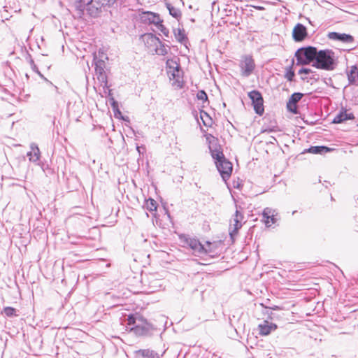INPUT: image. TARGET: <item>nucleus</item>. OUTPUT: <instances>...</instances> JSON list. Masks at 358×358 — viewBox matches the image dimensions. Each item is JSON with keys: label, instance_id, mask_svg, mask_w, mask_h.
I'll use <instances>...</instances> for the list:
<instances>
[{"label": "nucleus", "instance_id": "obj_1", "mask_svg": "<svg viewBox=\"0 0 358 358\" xmlns=\"http://www.w3.org/2000/svg\"><path fill=\"white\" fill-rule=\"evenodd\" d=\"M127 330L138 337L150 338L162 334V322L155 320L147 319L140 313L127 315L125 324Z\"/></svg>", "mask_w": 358, "mask_h": 358}, {"label": "nucleus", "instance_id": "obj_2", "mask_svg": "<svg viewBox=\"0 0 358 358\" xmlns=\"http://www.w3.org/2000/svg\"><path fill=\"white\" fill-rule=\"evenodd\" d=\"M73 7L77 17L82 18L85 13L92 18L99 17L103 10H107L108 6L99 0H75Z\"/></svg>", "mask_w": 358, "mask_h": 358}, {"label": "nucleus", "instance_id": "obj_3", "mask_svg": "<svg viewBox=\"0 0 358 358\" xmlns=\"http://www.w3.org/2000/svg\"><path fill=\"white\" fill-rule=\"evenodd\" d=\"M180 239L192 250L193 254L196 256L199 257L204 255L210 258L217 257V254H215L214 250V247L215 246V243L207 241H206V244L203 245L197 238L191 237L185 234L180 235Z\"/></svg>", "mask_w": 358, "mask_h": 358}, {"label": "nucleus", "instance_id": "obj_4", "mask_svg": "<svg viewBox=\"0 0 358 358\" xmlns=\"http://www.w3.org/2000/svg\"><path fill=\"white\" fill-rule=\"evenodd\" d=\"M315 57L312 66L317 69L330 71L334 70L338 65V58L331 49L316 48Z\"/></svg>", "mask_w": 358, "mask_h": 358}, {"label": "nucleus", "instance_id": "obj_5", "mask_svg": "<svg viewBox=\"0 0 358 358\" xmlns=\"http://www.w3.org/2000/svg\"><path fill=\"white\" fill-rule=\"evenodd\" d=\"M316 47L307 45L299 48L294 53L297 66H305L313 64L316 52Z\"/></svg>", "mask_w": 358, "mask_h": 358}, {"label": "nucleus", "instance_id": "obj_6", "mask_svg": "<svg viewBox=\"0 0 358 358\" xmlns=\"http://www.w3.org/2000/svg\"><path fill=\"white\" fill-rule=\"evenodd\" d=\"M236 210L232 220L233 224H230L229 227V236L232 242L235 241L239 229L242 227V222L244 218V216L241 211L242 209L241 207L236 204Z\"/></svg>", "mask_w": 358, "mask_h": 358}, {"label": "nucleus", "instance_id": "obj_7", "mask_svg": "<svg viewBox=\"0 0 358 358\" xmlns=\"http://www.w3.org/2000/svg\"><path fill=\"white\" fill-rule=\"evenodd\" d=\"M251 103L256 114L259 116L264 113V98L262 93L257 90H253L248 93Z\"/></svg>", "mask_w": 358, "mask_h": 358}, {"label": "nucleus", "instance_id": "obj_8", "mask_svg": "<svg viewBox=\"0 0 358 358\" xmlns=\"http://www.w3.org/2000/svg\"><path fill=\"white\" fill-rule=\"evenodd\" d=\"M239 66L241 76L245 78L249 77L255 69V62L252 55H244L242 56Z\"/></svg>", "mask_w": 358, "mask_h": 358}, {"label": "nucleus", "instance_id": "obj_9", "mask_svg": "<svg viewBox=\"0 0 358 358\" xmlns=\"http://www.w3.org/2000/svg\"><path fill=\"white\" fill-rule=\"evenodd\" d=\"M217 170L219 172L223 181L227 182L231 176L233 164L227 158L215 163Z\"/></svg>", "mask_w": 358, "mask_h": 358}, {"label": "nucleus", "instance_id": "obj_10", "mask_svg": "<svg viewBox=\"0 0 358 358\" xmlns=\"http://www.w3.org/2000/svg\"><path fill=\"white\" fill-rule=\"evenodd\" d=\"M140 15V20L142 23L154 24L157 27L160 22H163L160 15L152 11H142Z\"/></svg>", "mask_w": 358, "mask_h": 358}, {"label": "nucleus", "instance_id": "obj_11", "mask_svg": "<svg viewBox=\"0 0 358 358\" xmlns=\"http://www.w3.org/2000/svg\"><path fill=\"white\" fill-rule=\"evenodd\" d=\"M292 36L294 41L296 43L304 41L308 37L307 27L304 24L298 22L292 29Z\"/></svg>", "mask_w": 358, "mask_h": 358}, {"label": "nucleus", "instance_id": "obj_12", "mask_svg": "<svg viewBox=\"0 0 358 358\" xmlns=\"http://www.w3.org/2000/svg\"><path fill=\"white\" fill-rule=\"evenodd\" d=\"M303 96V94L301 92H294L292 94L286 103L287 111L294 115L299 114L297 103L301 101Z\"/></svg>", "mask_w": 358, "mask_h": 358}, {"label": "nucleus", "instance_id": "obj_13", "mask_svg": "<svg viewBox=\"0 0 358 358\" xmlns=\"http://www.w3.org/2000/svg\"><path fill=\"white\" fill-rule=\"evenodd\" d=\"M327 37L330 40L340 41L343 43H352L355 41V38L352 35L345 33L331 31L329 32Z\"/></svg>", "mask_w": 358, "mask_h": 358}, {"label": "nucleus", "instance_id": "obj_14", "mask_svg": "<svg viewBox=\"0 0 358 358\" xmlns=\"http://www.w3.org/2000/svg\"><path fill=\"white\" fill-rule=\"evenodd\" d=\"M108 99V101L110 103V105L112 108V110L114 113V116L115 118L117 119H122L124 120V116L122 114V112L120 111L119 108V103L117 101H116L113 96V94L112 93V90H108L107 94L105 95Z\"/></svg>", "mask_w": 358, "mask_h": 358}, {"label": "nucleus", "instance_id": "obj_15", "mask_svg": "<svg viewBox=\"0 0 358 358\" xmlns=\"http://www.w3.org/2000/svg\"><path fill=\"white\" fill-rule=\"evenodd\" d=\"M163 355H159L151 349H140L134 352V358H161Z\"/></svg>", "mask_w": 358, "mask_h": 358}, {"label": "nucleus", "instance_id": "obj_16", "mask_svg": "<svg viewBox=\"0 0 358 358\" xmlns=\"http://www.w3.org/2000/svg\"><path fill=\"white\" fill-rule=\"evenodd\" d=\"M141 38L148 48H153L155 49L158 43H161L159 38L152 33H145L141 35Z\"/></svg>", "mask_w": 358, "mask_h": 358}, {"label": "nucleus", "instance_id": "obj_17", "mask_svg": "<svg viewBox=\"0 0 358 358\" xmlns=\"http://www.w3.org/2000/svg\"><path fill=\"white\" fill-rule=\"evenodd\" d=\"M355 119V116L352 113H348L345 108H342L339 113L334 117L331 123L333 124H341L347 120H353Z\"/></svg>", "mask_w": 358, "mask_h": 358}, {"label": "nucleus", "instance_id": "obj_18", "mask_svg": "<svg viewBox=\"0 0 358 358\" xmlns=\"http://www.w3.org/2000/svg\"><path fill=\"white\" fill-rule=\"evenodd\" d=\"M334 150V148L326 145H311L308 148L304 149L301 154L312 153L315 155H324L328 152H331Z\"/></svg>", "mask_w": 358, "mask_h": 358}, {"label": "nucleus", "instance_id": "obj_19", "mask_svg": "<svg viewBox=\"0 0 358 358\" xmlns=\"http://www.w3.org/2000/svg\"><path fill=\"white\" fill-rule=\"evenodd\" d=\"M277 325L274 323H269L268 321H264V324H259L258 326L259 334L262 336H268L273 331L277 329Z\"/></svg>", "mask_w": 358, "mask_h": 358}, {"label": "nucleus", "instance_id": "obj_20", "mask_svg": "<svg viewBox=\"0 0 358 358\" xmlns=\"http://www.w3.org/2000/svg\"><path fill=\"white\" fill-rule=\"evenodd\" d=\"M173 34L178 42L187 48L189 40L183 28L173 29Z\"/></svg>", "mask_w": 358, "mask_h": 358}, {"label": "nucleus", "instance_id": "obj_21", "mask_svg": "<svg viewBox=\"0 0 358 358\" xmlns=\"http://www.w3.org/2000/svg\"><path fill=\"white\" fill-rule=\"evenodd\" d=\"M31 151L27 153L29 160L31 162H36L39 160L41 157V152L38 146L35 143H31L30 145Z\"/></svg>", "mask_w": 358, "mask_h": 358}, {"label": "nucleus", "instance_id": "obj_22", "mask_svg": "<svg viewBox=\"0 0 358 358\" xmlns=\"http://www.w3.org/2000/svg\"><path fill=\"white\" fill-rule=\"evenodd\" d=\"M348 84L350 85H358V68L356 65L350 67V70L347 71Z\"/></svg>", "mask_w": 358, "mask_h": 358}, {"label": "nucleus", "instance_id": "obj_23", "mask_svg": "<svg viewBox=\"0 0 358 358\" xmlns=\"http://www.w3.org/2000/svg\"><path fill=\"white\" fill-rule=\"evenodd\" d=\"M255 353L257 358H272L271 350L264 348L262 345H257Z\"/></svg>", "mask_w": 358, "mask_h": 358}, {"label": "nucleus", "instance_id": "obj_24", "mask_svg": "<svg viewBox=\"0 0 358 358\" xmlns=\"http://www.w3.org/2000/svg\"><path fill=\"white\" fill-rule=\"evenodd\" d=\"M92 64L95 66L96 74L105 72V61L101 58H98L96 54H94Z\"/></svg>", "mask_w": 358, "mask_h": 358}, {"label": "nucleus", "instance_id": "obj_25", "mask_svg": "<svg viewBox=\"0 0 358 358\" xmlns=\"http://www.w3.org/2000/svg\"><path fill=\"white\" fill-rule=\"evenodd\" d=\"M96 75L99 82L103 86V93L105 94V95L107 94L108 90H110V85L108 84V77L107 75L106 74V72L97 73Z\"/></svg>", "mask_w": 358, "mask_h": 358}, {"label": "nucleus", "instance_id": "obj_26", "mask_svg": "<svg viewBox=\"0 0 358 358\" xmlns=\"http://www.w3.org/2000/svg\"><path fill=\"white\" fill-rule=\"evenodd\" d=\"M166 8L169 10V13L173 17L179 21L181 19L182 13L180 9L175 8L171 3L166 2L165 3Z\"/></svg>", "mask_w": 358, "mask_h": 358}, {"label": "nucleus", "instance_id": "obj_27", "mask_svg": "<svg viewBox=\"0 0 358 358\" xmlns=\"http://www.w3.org/2000/svg\"><path fill=\"white\" fill-rule=\"evenodd\" d=\"M143 207L146 208L150 212H153L157 210L158 204L154 199L149 197L148 199H145Z\"/></svg>", "mask_w": 358, "mask_h": 358}, {"label": "nucleus", "instance_id": "obj_28", "mask_svg": "<svg viewBox=\"0 0 358 358\" xmlns=\"http://www.w3.org/2000/svg\"><path fill=\"white\" fill-rule=\"evenodd\" d=\"M210 153L215 163L226 158L222 148H215L210 150Z\"/></svg>", "mask_w": 358, "mask_h": 358}, {"label": "nucleus", "instance_id": "obj_29", "mask_svg": "<svg viewBox=\"0 0 358 358\" xmlns=\"http://www.w3.org/2000/svg\"><path fill=\"white\" fill-rule=\"evenodd\" d=\"M169 48V45L164 43L162 41L155 48V52L157 55L160 56H164L168 53V49Z\"/></svg>", "mask_w": 358, "mask_h": 358}, {"label": "nucleus", "instance_id": "obj_30", "mask_svg": "<svg viewBox=\"0 0 358 358\" xmlns=\"http://www.w3.org/2000/svg\"><path fill=\"white\" fill-rule=\"evenodd\" d=\"M18 310L11 306H6L3 308L1 314H3L7 317H13L18 316Z\"/></svg>", "mask_w": 358, "mask_h": 358}, {"label": "nucleus", "instance_id": "obj_31", "mask_svg": "<svg viewBox=\"0 0 358 358\" xmlns=\"http://www.w3.org/2000/svg\"><path fill=\"white\" fill-rule=\"evenodd\" d=\"M26 60L29 62V64L31 66V68L32 71L35 73H36L41 78H43V75L41 73V71L38 70V66L35 64L31 55L27 52L26 56Z\"/></svg>", "mask_w": 358, "mask_h": 358}, {"label": "nucleus", "instance_id": "obj_32", "mask_svg": "<svg viewBox=\"0 0 358 358\" xmlns=\"http://www.w3.org/2000/svg\"><path fill=\"white\" fill-rule=\"evenodd\" d=\"M275 210H273L270 208H266L264 209L262 213L263 219L266 227H270L269 217L272 213H275Z\"/></svg>", "mask_w": 358, "mask_h": 358}, {"label": "nucleus", "instance_id": "obj_33", "mask_svg": "<svg viewBox=\"0 0 358 358\" xmlns=\"http://www.w3.org/2000/svg\"><path fill=\"white\" fill-rule=\"evenodd\" d=\"M200 118L201 119L203 124L206 127L210 126L212 123V118L209 114L203 109L200 110Z\"/></svg>", "mask_w": 358, "mask_h": 358}, {"label": "nucleus", "instance_id": "obj_34", "mask_svg": "<svg viewBox=\"0 0 358 358\" xmlns=\"http://www.w3.org/2000/svg\"><path fill=\"white\" fill-rule=\"evenodd\" d=\"M284 76L289 82L294 80L295 71L292 66H289L285 68V73Z\"/></svg>", "mask_w": 358, "mask_h": 358}, {"label": "nucleus", "instance_id": "obj_35", "mask_svg": "<svg viewBox=\"0 0 358 358\" xmlns=\"http://www.w3.org/2000/svg\"><path fill=\"white\" fill-rule=\"evenodd\" d=\"M166 66L168 69H172L174 71H179L180 65L173 59H168L166 62Z\"/></svg>", "mask_w": 358, "mask_h": 358}, {"label": "nucleus", "instance_id": "obj_36", "mask_svg": "<svg viewBox=\"0 0 358 358\" xmlns=\"http://www.w3.org/2000/svg\"><path fill=\"white\" fill-rule=\"evenodd\" d=\"M210 137L212 139L209 140L208 138H207V140H208V148L209 150H213L215 148L218 149V148H222L221 145L218 143V138L214 137L213 136L210 135Z\"/></svg>", "mask_w": 358, "mask_h": 358}, {"label": "nucleus", "instance_id": "obj_37", "mask_svg": "<svg viewBox=\"0 0 358 358\" xmlns=\"http://www.w3.org/2000/svg\"><path fill=\"white\" fill-rule=\"evenodd\" d=\"M196 98L197 99L202 101L203 103H209L208 94L204 90H200L198 91Z\"/></svg>", "mask_w": 358, "mask_h": 358}, {"label": "nucleus", "instance_id": "obj_38", "mask_svg": "<svg viewBox=\"0 0 358 358\" xmlns=\"http://www.w3.org/2000/svg\"><path fill=\"white\" fill-rule=\"evenodd\" d=\"M158 29L161 31V32L166 36H169V29L163 24V22H160L157 27Z\"/></svg>", "mask_w": 358, "mask_h": 358}, {"label": "nucleus", "instance_id": "obj_39", "mask_svg": "<svg viewBox=\"0 0 358 358\" xmlns=\"http://www.w3.org/2000/svg\"><path fill=\"white\" fill-rule=\"evenodd\" d=\"M265 315H268V318L271 320H277L280 315L274 313L273 311L269 310H265L264 312Z\"/></svg>", "mask_w": 358, "mask_h": 358}, {"label": "nucleus", "instance_id": "obj_40", "mask_svg": "<svg viewBox=\"0 0 358 358\" xmlns=\"http://www.w3.org/2000/svg\"><path fill=\"white\" fill-rule=\"evenodd\" d=\"M310 73H312V69H309V68H306V67H302L298 71V73L299 75H302V74L310 75Z\"/></svg>", "mask_w": 358, "mask_h": 358}, {"label": "nucleus", "instance_id": "obj_41", "mask_svg": "<svg viewBox=\"0 0 358 358\" xmlns=\"http://www.w3.org/2000/svg\"><path fill=\"white\" fill-rule=\"evenodd\" d=\"M261 306L265 308V310H269L271 311L273 310H282V308L278 306H264L263 303H261Z\"/></svg>", "mask_w": 358, "mask_h": 358}, {"label": "nucleus", "instance_id": "obj_42", "mask_svg": "<svg viewBox=\"0 0 358 358\" xmlns=\"http://www.w3.org/2000/svg\"><path fill=\"white\" fill-rule=\"evenodd\" d=\"M310 77H309L310 80H314V81H318L319 80L320 75L318 73H317L315 71H313L312 70V73H310Z\"/></svg>", "mask_w": 358, "mask_h": 358}, {"label": "nucleus", "instance_id": "obj_43", "mask_svg": "<svg viewBox=\"0 0 358 358\" xmlns=\"http://www.w3.org/2000/svg\"><path fill=\"white\" fill-rule=\"evenodd\" d=\"M252 1L261 3L264 5H276L275 2L270 1H266V0H252Z\"/></svg>", "mask_w": 358, "mask_h": 358}, {"label": "nucleus", "instance_id": "obj_44", "mask_svg": "<svg viewBox=\"0 0 358 358\" xmlns=\"http://www.w3.org/2000/svg\"><path fill=\"white\" fill-rule=\"evenodd\" d=\"M41 168L43 171H47L46 173H52V169L49 166V165L48 164H42Z\"/></svg>", "mask_w": 358, "mask_h": 358}, {"label": "nucleus", "instance_id": "obj_45", "mask_svg": "<svg viewBox=\"0 0 358 358\" xmlns=\"http://www.w3.org/2000/svg\"><path fill=\"white\" fill-rule=\"evenodd\" d=\"M277 215V213L275 212V213H272L269 217V221L270 222H271L272 224H275L278 219L275 217V216Z\"/></svg>", "mask_w": 358, "mask_h": 358}, {"label": "nucleus", "instance_id": "obj_46", "mask_svg": "<svg viewBox=\"0 0 358 358\" xmlns=\"http://www.w3.org/2000/svg\"><path fill=\"white\" fill-rule=\"evenodd\" d=\"M250 6L257 10H265V8L264 6H259V5L251 4V5H250Z\"/></svg>", "mask_w": 358, "mask_h": 358}, {"label": "nucleus", "instance_id": "obj_47", "mask_svg": "<svg viewBox=\"0 0 358 358\" xmlns=\"http://www.w3.org/2000/svg\"><path fill=\"white\" fill-rule=\"evenodd\" d=\"M43 80H44L48 85L51 86H55L51 81H50L48 79H47L44 76L43 78H41Z\"/></svg>", "mask_w": 358, "mask_h": 358}, {"label": "nucleus", "instance_id": "obj_48", "mask_svg": "<svg viewBox=\"0 0 358 358\" xmlns=\"http://www.w3.org/2000/svg\"><path fill=\"white\" fill-rule=\"evenodd\" d=\"M43 80H44L48 85L51 86H55L51 81H50L48 79H47L44 76L43 78H41Z\"/></svg>", "mask_w": 358, "mask_h": 358}, {"label": "nucleus", "instance_id": "obj_49", "mask_svg": "<svg viewBox=\"0 0 358 358\" xmlns=\"http://www.w3.org/2000/svg\"><path fill=\"white\" fill-rule=\"evenodd\" d=\"M43 80H44L48 85L51 86H55L51 81H50L48 79H47L44 76L43 78H41Z\"/></svg>", "mask_w": 358, "mask_h": 358}, {"label": "nucleus", "instance_id": "obj_50", "mask_svg": "<svg viewBox=\"0 0 358 358\" xmlns=\"http://www.w3.org/2000/svg\"><path fill=\"white\" fill-rule=\"evenodd\" d=\"M140 149H143V150H145V147L144 145H141L140 147L138 145H136V150L141 154V151H140Z\"/></svg>", "mask_w": 358, "mask_h": 358}, {"label": "nucleus", "instance_id": "obj_51", "mask_svg": "<svg viewBox=\"0 0 358 358\" xmlns=\"http://www.w3.org/2000/svg\"><path fill=\"white\" fill-rule=\"evenodd\" d=\"M265 131H266L268 132L275 131V127H268V128L266 129Z\"/></svg>", "mask_w": 358, "mask_h": 358}, {"label": "nucleus", "instance_id": "obj_52", "mask_svg": "<svg viewBox=\"0 0 358 358\" xmlns=\"http://www.w3.org/2000/svg\"><path fill=\"white\" fill-rule=\"evenodd\" d=\"M229 323H230L231 327L234 329V331H236V334H238L236 329V328L232 325V324H231V317H229Z\"/></svg>", "mask_w": 358, "mask_h": 358}, {"label": "nucleus", "instance_id": "obj_53", "mask_svg": "<svg viewBox=\"0 0 358 358\" xmlns=\"http://www.w3.org/2000/svg\"><path fill=\"white\" fill-rule=\"evenodd\" d=\"M54 88H55V92H56V93H57V94H61V92H60V91H59V88H58L57 86H55H55H54Z\"/></svg>", "mask_w": 358, "mask_h": 358}, {"label": "nucleus", "instance_id": "obj_54", "mask_svg": "<svg viewBox=\"0 0 358 358\" xmlns=\"http://www.w3.org/2000/svg\"><path fill=\"white\" fill-rule=\"evenodd\" d=\"M164 209L166 213L167 214L168 217H170L171 215H170V213L169 212V210L165 206H164Z\"/></svg>", "mask_w": 358, "mask_h": 358}, {"label": "nucleus", "instance_id": "obj_55", "mask_svg": "<svg viewBox=\"0 0 358 358\" xmlns=\"http://www.w3.org/2000/svg\"><path fill=\"white\" fill-rule=\"evenodd\" d=\"M234 187L238 189L240 187V184L238 182L236 185L234 184Z\"/></svg>", "mask_w": 358, "mask_h": 358}, {"label": "nucleus", "instance_id": "obj_56", "mask_svg": "<svg viewBox=\"0 0 358 358\" xmlns=\"http://www.w3.org/2000/svg\"><path fill=\"white\" fill-rule=\"evenodd\" d=\"M294 59H292L291 64L289 66H292V67L294 68Z\"/></svg>", "mask_w": 358, "mask_h": 358}, {"label": "nucleus", "instance_id": "obj_57", "mask_svg": "<svg viewBox=\"0 0 358 358\" xmlns=\"http://www.w3.org/2000/svg\"><path fill=\"white\" fill-rule=\"evenodd\" d=\"M231 24H234L235 26H238L240 23L239 22H231Z\"/></svg>", "mask_w": 358, "mask_h": 358}, {"label": "nucleus", "instance_id": "obj_58", "mask_svg": "<svg viewBox=\"0 0 358 358\" xmlns=\"http://www.w3.org/2000/svg\"><path fill=\"white\" fill-rule=\"evenodd\" d=\"M301 78V80H305L306 79H307V78H306V77H303V76H302Z\"/></svg>", "mask_w": 358, "mask_h": 358}, {"label": "nucleus", "instance_id": "obj_59", "mask_svg": "<svg viewBox=\"0 0 358 358\" xmlns=\"http://www.w3.org/2000/svg\"><path fill=\"white\" fill-rule=\"evenodd\" d=\"M296 213V210H294V211H293V212H292V214L294 215V214H295Z\"/></svg>", "mask_w": 358, "mask_h": 358}, {"label": "nucleus", "instance_id": "obj_60", "mask_svg": "<svg viewBox=\"0 0 358 358\" xmlns=\"http://www.w3.org/2000/svg\"><path fill=\"white\" fill-rule=\"evenodd\" d=\"M223 106H226V103H223Z\"/></svg>", "mask_w": 358, "mask_h": 358}, {"label": "nucleus", "instance_id": "obj_61", "mask_svg": "<svg viewBox=\"0 0 358 358\" xmlns=\"http://www.w3.org/2000/svg\"><path fill=\"white\" fill-rule=\"evenodd\" d=\"M357 126H358V124H357Z\"/></svg>", "mask_w": 358, "mask_h": 358}]
</instances>
